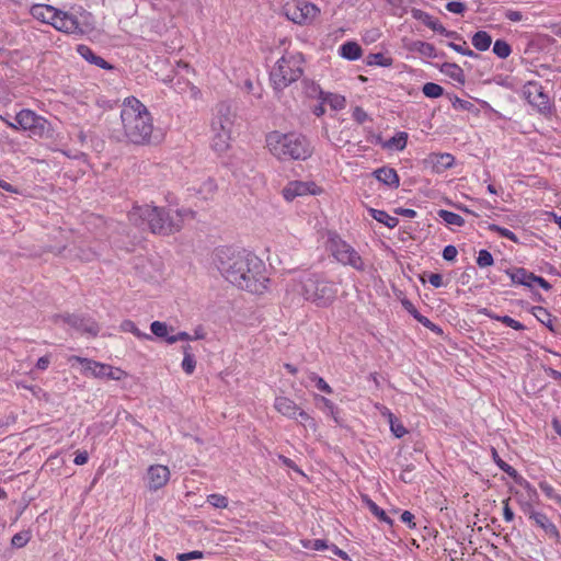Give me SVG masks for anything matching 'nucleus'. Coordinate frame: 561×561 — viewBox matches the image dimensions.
Returning <instances> with one entry per match:
<instances>
[{
	"instance_id": "1",
	"label": "nucleus",
	"mask_w": 561,
	"mask_h": 561,
	"mask_svg": "<svg viewBox=\"0 0 561 561\" xmlns=\"http://www.w3.org/2000/svg\"><path fill=\"white\" fill-rule=\"evenodd\" d=\"M211 262L232 285L251 294H264L270 284L265 263L255 254L230 247L215 249Z\"/></svg>"
},
{
	"instance_id": "2",
	"label": "nucleus",
	"mask_w": 561,
	"mask_h": 561,
	"mask_svg": "<svg viewBox=\"0 0 561 561\" xmlns=\"http://www.w3.org/2000/svg\"><path fill=\"white\" fill-rule=\"evenodd\" d=\"M195 213L190 209L165 211L151 204L136 205L128 213L129 221L141 226L147 224L152 233L168 236L180 231L187 219H193Z\"/></svg>"
},
{
	"instance_id": "3",
	"label": "nucleus",
	"mask_w": 561,
	"mask_h": 561,
	"mask_svg": "<svg viewBox=\"0 0 561 561\" xmlns=\"http://www.w3.org/2000/svg\"><path fill=\"white\" fill-rule=\"evenodd\" d=\"M122 130L125 140L137 146L150 144L153 117L148 107L135 96L124 99L121 110Z\"/></svg>"
},
{
	"instance_id": "4",
	"label": "nucleus",
	"mask_w": 561,
	"mask_h": 561,
	"mask_svg": "<svg viewBox=\"0 0 561 561\" xmlns=\"http://www.w3.org/2000/svg\"><path fill=\"white\" fill-rule=\"evenodd\" d=\"M265 148L279 161L307 160L313 153L310 141L295 131H270L265 136Z\"/></svg>"
},
{
	"instance_id": "5",
	"label": "nucleus",
	"mask_w": 561,
	"mask_h": 561,
	"mask_svg": "<svg viewBox=\"0 0 561 561\" xmlns=\"http://www.w3.org/2000/svg\"><path fill=\"white\" fill-rule=\"evenodd\" d=\"M302 54L286 51L273 66L270 81L274 90L282 91L296 82L304 73Z\"/></svg>"
},
{
	"instance_id": "6",
	"label": "nucleus",
	"mask_w": 561,
	"mask_h": 561,
	"mask_svg": "<svg viewBox=\"0 0 561 561\" xmlns=\"http://www.w3.org/2000/svg\"><path fill=\"white\" fill-rule=\"evenodd\" d=\"M30 12L34 19L51 25L59 32L66 34H82L78 18L69 12L43 3L32 5Z\"/></svg>"
},
{
	"instance_id": "7",
	"label": "nucleus",
	"mask_w": 561,
	"mask_h": 561,
	"mask_svg": "<svg viewBox=\"0 0 561 561\" xmlns=\"http://www.w3.org/2000/svg\"><path fill=\"white\" fill-rule=\"evenodd\" d=\"M291 293L298 294L305 300L314 302L317 306H327L333 301L336 296L334 284L319 279L317 276H307L299 282H293Z\"/></svg>"
},
{
	"instance_id": "8",
	"label": "nucleus",
	"mask_w": 561,
	"mask_h": 561,
	"mask_svg": "<svg viewBox=\"0 0 561 561\" xmlns=\"http://www.w3.org/2000/svg\"><path fill=\"white\" fill-rule=\"evenodd\" d=\"M234 117L229 110H219L210 124L209 144L217 156L226 154L231 148Z\"/></svg>"
},
{
	"instance_id": "9",
	"label": "nucleus",
	"mask_w": 561,
	"mask_h": 561,
	"mask_svg": "<svg viewBox=\"0 0 561 561\" xmlns=\"http://www.w3.org/2000/svg\"><path fill=\"white\" fill-rule=\"evenodd\" d=\"M18 130L27 133L30 138H51L54 128L49 121L34 111L23 108L15 115Z\"/></svg>"
},
{
	"instance_id": "10",
	"label": "nucleus",
	"mask_w": 561,
	"mask_h": 561,
	"mask_svg": "<svg viewBox=\"0 0 561 561\" xmlns=\"http://www.w3.org/2000/svg\"><path fill=\"white\" fill-rule=\"evenodd\" d=\"M282 13L299 26H310L320 16V8L309 0H285Z\"/></svg>"
},
{
	"instance_id": "11",
	"label": "nucleus",
	"mask_w": 561,
	"mask_h": 561,
	"mask_svg": "<svg viewBox=\"0 0 561 561\" xmlns=\"http://www.w3.org/2000/svg\"><path fill=\"white\" fill-rule=\"evenodd\" d=\"M68 362L70 364H81L82 374L91 375L94 378L121 381L127 377V373L121 367H114L110 364H104L87 357L72 355L68 358Z\"/></svg>"
},
{
	"instance_id": "12",
	"label": "nucleus",
	"mask_w": 561,
	"mask_h": 561,
	"mask_svg": "<svg viewBox=\"0 0 561 561\" xmlns=\"http://www.w3.org/2000/svg\"><path fill=\"white\" fill-rule=\"evenodd\" d=\"M273 407L280 415L290 420L299 417L301 425L316 430L317 424L313 417H311L309 413L302 410L291 398L286 396H277L274 400Z\"/></svg>"
},
{
	"instance_id": "13",
	"label": "nucleus",
	"mask_w": 561,
	"mask_h": 561,
	"mask_svg": "<svg viewBox=\"0 0 561 561\" xmlns=\"http://www.w3.org/2000/svg\"><path fill=\"white\" fill-rule=\"evenodd\" d=\"M323 192L324 188L312 180H294L283 187L282 196L286 202H293L298 197L319 196Z\"/></svg>"
},
{
	"instance_id": "14",
	"label": "nucleus",
	"mask_w": 561,
	"mask_h": 561,
	"mask_svg": "<svg viewBox=\"0 0 561 561\" xmlns=\"http://www.w3.org/2000/svg\"><path fill=\"white\" fill-rule=\"evenodd\" d=\"M171 478V471L164 465H150L146 473V485L149 491L156 492L164 488Z\"/></svg>"
},
{
	"instance_id": "15",
	"label": "nucleus",
	"mask_w": 561,
	"mask_h": 561,
	"mask_svg": "<svg viewBox=\"0 0 561 561\" xmlns=\"http://www.w3.org/2000/svg\"><path fill=\"white\" fill-rule=\"evenodd\" d=\"M523 94L527 102L536 107L539 112L550 110V101L548 95L543 92L542 87L537 82H528L523 88Z\"/></svg>"
},
{
	"instance_id": "16",
	"label": "nucleus",
	"mask_w": 561,
	"mask_h": 561,
	"mask_svg": "<svg viewBox=\"0 0 561 561\" xmlns=\"http://www.w3.org/2000/svg\"><path fill=\"white\" fill-rule=\"evenodd\" d=\"M327 247L328 250L339 262H341L344 265L351 263L350 245L345 241H343L337 234H329Z\"/></svg>"
},
{
	"instance_id": "17",
	"label": "nucleus",
	"mask_w": 561,
	"mask_h": 561,
	"mask_svg": "<svg viewBox=\"0 0 561 561\" xmlns=\"http://www.w3.org/2000/svg\"><path fill=\"white\" fill-rule=\"evenodd\" d=\"M59 319L81 333L90 336H96L99 334L100 327L95 321L85 320L76 314L60 316Z\"/></svg>"
},
{
	"instance_id": "18",
	"label": "nucleus",
	"mask_w": 561,
	"mask_h": 561,
	"mask_svg": "<svg viewBox=\"0 0 561 561\" xmlns=\"http://www.w3.org/2000/svg\"><path fill=\"white\" fill-rule=\"evenodd\" d=\"M424 163L427 168L432 170L434 173H443L446 170L450 169L455 163V158L450 153H431L424 160Z\"/></svg>"
},
{
	"instance_id": "19",
	"label": "nucleus",
	"mask_w": 561,
	"mask_h": 561,
	"mask_svg": "<svg viewBox=\"0 0 561 561\" xmlns=\"http://www.w3.org/2000/svg\"><path fill=\"white\" fill-rule=\"evenodd\" d=\"M529 518L533 519L538 527L543 529L547 535L554 539H559L560 534L558 528L545 513L531 511L529 512Z\"/></svg>"
},
{
	"instance_id": "20",
	"label": "nucleus",
	"mask_w": 561,
	"mask_h": 561,
	"mask_svg": "<svg viewBox=\"0 0 561 561\" xmlns=\"http://www.w3.org/2000/svg\"><path fill=\"white\" fill-rule=\"evenodd\" d=\"M377 144H379L383 149L402 151L408 144V134L405 131H398L388 140H382L381 137H378Z\"/></svg>"
},
{
	"instance_id": "21",
	"label": "nucleus",
	"mask_w": 561,
	"mask_h": 561,
	"mask_svg": "<svg viewBox=\"0 0 561 561\" xmlns=\"http://www.w3.org/2000/svg\"><path fill=\"white\" fill-rule=\"evenodd\" d=\"M375 178L391 188H397L400 185V179L393 168L382 167L374 172Z\"/></svg>"
},
{
	"instance_id": "22",
	"label": "nucleus",
	"mask_w": 561,
	"mask_h": 561,
	"mask_svg": "<svg viewBox=\"0 0 561 561\" xmlns=\"http://www.w3.org/2000/svg\"><path fill=\"white\" fill-rule=\"evenodd\" d=\"M507 274L514 284L522 285V286L529 287V288L534 287L535 274L531 272H528L525 268H523V267L514 268L512 271H507Z\"/></svg>"
},
{
	"instance_id": "23",
	"label": "nucleus",
	"mask_w": 561,
	"mask_h": 561,
	"mask_svg": "<svg viewBox=\"0 0 561 561\" xmlns=\"http://www.w3.org/2000/svg\"><path fill=\"white\" fill-rule=\"evenodd\" d=\"M362 501L366 508L370 511V513L378 518V520L392 526V519L386 514V512L380 508L374 501H371L367 495L362 494Z\"/></svg>"
},
{
	"instance_id": "24",
	"label": "nucleus",
	"mask_w": 561,
	"mask_h": 561,
	"mask_svg": "<svg viewBox=\"0 0 561 561\" xmlns=\"http://www.w3.org/2000/svg\"><path fill=\"white\" fill-rule=\"evenodd\" d=\"M411 14L415 20L421 21L434 32L438 33L443 25L437 19L421 9H412Z\"/></svg>"
},
{
	"instance_id": "25",
	"label": "nucleus",
	"mask_w": 561,
	"mask_h": 561,
	"mask_svg": "<svg viewBox=\"0 0 561 561\" xmlns=\"http://www.w3.org/2000/svg\"><path fill=\"white\" fill-rule=\"evenodd\" d=\"M440 71L460 84H463L466 81L465 72L457 64L444 62L440 67Z\"/></svg>"
},
{
	"instance_id": "26",
	"label": "nucleus",
	"mask_w": 561,
	"mask_h": 561,
	"mask_svg": "<svg viewBox=\"0 0 561 561\" xmlns=\"http://www.w3.org/2000/svg\"><path fill=\"white\" fill-rule=\"evenodd\" d=\"M306 92H307L308 95L319 96L321 102H320L319 105L314 106L313 113L317 116L323 115L325 113V105H328V104H327V102H324L323 93H322V91H320L319 87L313 84V83H307L306 84Z\"/></svg>"
},
{
	"instance_id": "27",
	"label": "nucleus",
	"mask_w": 561,
	"mask_h": 561,
	"mask_svg": "<svg viewBox=\"0 0 561 561\" xmlns=\"http://www.w3.org/2000/svg\"><path fill=\"white\" fill-rule=\"evenodd\" d=\"M492 44L491 35L485 31H478L472 36V45L476 49L480 51H485L490 48Z\"/></svg>"
},
{
	"instance_id": "28",
	"label": "nucleus",
	"mask_w": 561,
	"mask_h": 561,
	"mask_svg": "<svg viewBox=\"0 0 561 561\" xmlns=\"http://www.w3.org/2000/svg\"><path fill=\"white\" fill-rule=\"evenodd\" d=\"M183 351V360H182V369L186 375H192L196 368V359L192 353V347L190 345H184L182 347Z\"/></svg>"
},
{
	"instance_id": "29",
	"label": "nucleus",
	"mask_w": 561,
	"mask_h": 561,
	"mask_svg": "<svg viewBox=\"0 0 561 561\" xmlns=\"http://www.w3.org/2000/svg\"><path fill=\"white\" fill-rule=\"evenodd\" d=\"M369 213L375 220L383 224L388 228H394L399 222L398 218L390 216L385 210L370 208Z\"/></svg>"
},
{
	"instance_id": "30",
	"label": "nucleus",
	"mask_w": 561,
	"mask_h": 561,
	"mask_svg": "<svg viewBox=\"0 0 561 561\" xmlns=\"http://www.w3.org/2000/svg\"><path fill=\"white\" fill-rule=\"evenodd\" d=\"M437 216L447 225V226H456L462 227L465 225V219L453 211L446 209H439L437 211Z\"/></svg>"
},
{
	"instance_id": "31",
	"label": "nucleus",
	"mask_w": 561,
	"mask_h": 561,
	"mask_svg": "<svg viewBox=\"0 0 561 561\" xmlns=\"http://www.w3.org/2000/svg\"><path fill=\"white\" fill-rule=\"evenodd\" d=\"M217 192V184L215 182V180L208 178L206 179L202 184L201 186L198 187L197 190V194L201 196V198L203 199H209V198H213L214 195L216 194Z\"/></svg>"
},
{
	"instance_id": "32",
	"label": "nucleus",
	"mask_w": 561,
	"mask_h": 561,
	"mask_svg": "<svg viewBox=\"0 0 561 561\" xmlns=\"http://www.w3.org/2000/svg\"><path fill=\"white\" fill-rule=\"evenodd\" d=\"M393 60L390 57H386L381 53L369 54L366 57V64L369 66H381V67H390Z\"/></svg>"
},
{
	"instance_id": "33",
	"label": "nucleus",
	"mask_w": 561,
	"mask_h": 561,
	"mask_svg": "<svg viewBox=\"0 0 561 561\" xmlns=\"http://www.w3.org/2000/svg\"><path fill=\"white\" fill-rule=\"evenodd\" d=\"M413 49L425 57H428V58L436 57V49H435L434 45L431 43L421 42V41L414 42Z\"/></svg>"
},
{
	"instance_id": "34",
	"label": "nucleus",
	"mask_w": 561,
	"mask_h": 561,
	"mask_svg": "<svg viewBox=\"0 0 561 561\" xmlns=\"http://www.w3.org/2000/svg\"><path fill=\"white\" fill-rule=\"evenodd\" d=\"M121 330L123 332H130L131 334H134L136 337L138 339H150V335L147 334V333H142L136 325V323L131 320H124L122 323H121Z\"/></svg>"
},
{
	"instance_id": "35",
	"label": "nucleus",
	"mask_w": 561,
	"mask_h": 561,
	"mask_svg": "<svg viewBox=\"0 0 561 561\" xmlns=\"http://www.w3.org/2000/svg\"><path fill=\"white\" fill-rule=\"evenodd\" d=\"M492 457L494 462L497 465V467L503 470L505 473H507L511 478H514L517 476V471L507 462H505L497 454V451L493 448L492 449Z\"/></svg>"
},
{
	"instance_id": "36",
	"label": "nucleus",
	"mask_w": 561,
	"mask_h": 561,
	"mask_svg": "<svg viewBox=\"0 0 561 561\" xmlns=\"http://www.w3.org/2000/svg\"><path fill=\"white\" fill-rule=\"evenodd\" d=\"M422 92L427 98L436 99L443 95L444 89L437 83L427 82L423 85Z\"/></svg>"
},
{
	"instance_id": "37",
	"label": "nucleus",
	"mask_w": 561,
	"mask_h": 561,
	"mask_svg": "<svg viewBox=\"0 0 561 561\" xmlns=\"http://www.w3.org/2000/svg\"><path fill=\"white\" fill-rule=\"evenodd\" d=\"M493 53L499 57V58H507L511 53H512V49H511V46L508 45L507 42L503 41V39H497L495 41L494 45H493Z\"/></svg>"
},
{
	"instance_id": "38",
	"label": "nucleus",
	"mask_w": 561,
	"mask_h": 561,
	"mask_svg": "<svg viewBox=\"0 0 561 561\" xmlns=\"http://www.w3.org/2000/svg\"><path fill=\"white\" fill-rule=\"evenodd\" d=\"M324 96V102L334 111L341 110L345 107V98L337 94H327Z\"/></svg>"
},
{
	"instance_id": "39",
	"label": "nucleus",
	"mask_w": 561,
	"mask_h": 561,
	"mask_svg": "<svg viewBox=\"0 0 561 561\" xmlns=\"http://www.w3.org/2000/svg\"><path fill=\"white\" fill-rule=\"evenodd\" d=\"M539 488L548 499L561 504V494H559L550 483L540 481Z\"/></svg>"
},
{
	"instance_id": "40",
	"label": "nucleus",
	"mask_w": 561,
	"mask_h": 561,
	"mask_svg": "<svg viewBox=\"0 0 561 561\" xmlns=\"http://www.w3.org/2000/svg\"><path fill=\"white\" fill-rule=\"evenodd\" d=\"M207 502L215 508L221 510L227 508L229 504L228 497L219 493L209 494L207 496Z\"/></svg>"
},
{
	"instance_id": "41",
	"label": "nucleus",
	"mask_w": 561,
	"mask_h": 561,
	"mask_svg": "<svg viewBox=\"0 0 561 561\" xmlns=\"http://www.w3.org/2000/svg\"><path fill=\"white\" fill-rule=\"evenodd\" d=\"M489 229L495 233H497L500 237L502 238H506L515 243H518L519 240L517 238V236L511 231L510 229L507 228H504V227H501V226H497V225H490L489 226Z\"/></svg>"
},
{
	"instance_id": "42",
	"label": "nucleus",
	"mask_w": 561,
	"mask_h": 561,
	"mask_svg": "<svg viewBox=\"0 0 561 561\" xmlns=\"http://www.w3.org/2000/svg\"><path fill=\"white\" fill-rule=\"evenodd\" d=\"M309 379H310V381H312L314 383V386L317 387L318 390H320L327 394L332 393V388L329 386V383L322 377L318 376L314 373H311L309 375Z\"/></svg>"
},
{
	"instance_id": "43",
	"label": "nucleus",
	"mask_w": 561,
	"mask_h": 561,
	"mask_svg": "<svg viewBox=\"0 0 561 561\" xmlns=\"http://www.w3.org/2000/svg\"><path fill=\"white\" fill-rule=\"evenodd\" d=\"M493 263H494V260H493L491 252H489L485 249H482L479 251L478 257H477V264L479 267H481V268L488 267V266L493 265Z\"/></svg>"
},
{
	"instance_id": "44",
	"label": "nucleus",
	"mask_w": 561,
	"mask_h": 561,
	"mask_svg": "<svg viewBox=\"0 0 561 561\" xmlns=\"http://www.w3.org/2000/svg\"><path fill=\"white\" fill-rule=\"evenodd\" d=\"M390 430L397 438H401L407 433L405 427L393 415L389 414Z\"/></svg>"
},
{
	"instance_id": "45",
	"label": "nucleus",
	"mask_w": 561,
	"mask_h": 561,
	"mask_svg": "<svg viewBox=\"0 0 561 561\" xmlns=\"http://www.w3.org/2000/svg\"><path fill=\"white\" fill-rule=\"evenodd\" d=\"M77 53L88 62L93 64L98 55L87 45L80 44L77 46Z\"/></svg>"
},
{
	"instance_id": "46",
	"label": "nucleus",
	"mask_w": 561,
	"mask_h": 561,
	"mask_svg": "<svg viewBox=\"0 0 561 561\" xmlns=\"http://www.w3.org/2000/svg\"><path fill=\"white\" fill-rule=\"evenodd\" d=\"M414 319L417 322H420L421 324H423L426 329L431 330L432 332H434L436 334L443 333V330L437 324L432 322L428 318L424 317L423 314H421V313H419L417 316L414 314Z\"/></svg>"
},
{
	"instance_id": "47",
	"label": "nucleus",
	"mask_w": 561,
	"mask_h": 561,
	"mask_svg": "<svg viewBox=\"0 0 561 561\" xmlns=\"http://www.w3.org/2000/svg\"><path fill=\"white\" fill-rule=\"evenodd\" d=\"M151 332L158 337H167L168 327L164 322L153 321L150 325Z\"/></svg>"
},
{
	"instance_id": "48",
	"label": "nucleus",
	"mask_w": 561,
	"mask_h": 561,
	"mask_svg": "<svg viewBox=\"0 0 561 561\" xmlns=\"http://www.w3.org/2000/svg\"><path fill=\"white\" fill-rule=\"evenodd\" d=\"M301 545L304 548L311 550H324L328 547L325 541L322 539L301 540Z\"/></svg>"
},
{
	"instance_id": "49",
	"label": "nucleus",
	"mask_w": 561,
	"mask_h": 561,
	"mask_svg": "<svg viewBox=\"0 0 561 561\" xmlns=\"http://www.w3.org/2000/svg\"><path fill=\"white\" fill-rule=\"evenodd\" d=\"M496 321H500V322L504 323L505 325H507L514 330H517V331L525 330V325L522 322H519L508 316H503L502 318H496Z\"/></svg>"
},
{
	"instance_id": "50",
	"label": "nucleus",
	"mask_w": 561,
	"mask_h": 561,
	"mask_svg": "<svg viewBox=\"0 0 561 561\" xmlns=\"http://www.w3.org/2000/svg\"><path fill=\"white\" fill-rule=\"evenodd\" d=\"M28 541H30V536L27 533H18L11 539L12 546H14L16 548H22V547L26 546Z\"/></svg>"
},
{
	"instance_id": "51",
	"label": "nucleus",
	"mask_w": 561,
	"mask_h": 561,
	"mask_svg": "<svg viewBox=\"0 0 561 561\" xmlns=\"http://www.w3.org/2000/svg\"><path fill=\"white\" fill-rule=\"evenodd\" d=\"M346 28L344 27H337L333 31H331L328 36H327V42L330 44V45H333L335 44L337 41H340L346 33Z\"/></svg>"
},
{
	"instance_id": "52",
	"label": "nucleus",
	"mask_w": 561,
	"mask_h": 561,
	"mask_svg": "<svg viewBox=\"0 0 561 561\" xmlns=\"http://www.w3.org/2000/svg\"><path fill=\"white\" fill-rule=\"evenodd\" d=\"M513 479L517 484L523 486L530 495L537 494L536 489L525 478H523L519 473H517V476L514 477Z\"/></svg>"
},
{
	"instance_id": "53",
	"label": "nucleus",
	"mask_w": 561,
	"mask_h": 561,
	"mask_svg": "<svg viewBox=\"0 0 561 561\" xmlns=\"http://www.w3.org/2000/svg\"><path fill=\"white\" fill-rule=\"evenodd\" d=\"M204 557V553L199 550H194L185 553H179L176 556V559L179 561H188V560H195V559H202Z\"/></svg>"
},
{
	"instance_id": "54",
	"label": "nucleus",
	"mask_w": 561,
	"mask_h": 561,
	"mask_svg": "<svg viewBox=\"0 0 561 561\" xmlns=\"http://www.w3.org/2000/svg\"><path fill=\"white\" fill-rule=\"evenodd\" d=\"M535 310L537 311V312H535V316L537 317V319L541 323L549 325L548 322H551V319H550L551 314L547 311V309L543 307H537V308H535Z\"/></svg>"
},
{
	"instance_id": "55",
	"label": "nucleus",
	"mask_w": 561,
	"mask_h": 561,
	"mask_svg": "<svg viewBox=\"0 0 561 561\" xmlns=\"http://www.w3.org/2000/svg\"><path fill=\"white\" fill-rule=\"evenodd\" d=\"M446 10L451 13L461 14L465 12L466 5L459 1H450L446 4Z\"/></svg>"
},
{
	"instance_id": "56",
	"label": "nucleus",
	"mask_w": 561,
	"mask_h": 561,
	"mask_svg": "<svg viewBox=\"0 0 561 561\" xmlns=\"http://www.w3.org/2000/svg\"><path fill=\"white\" fill-rule=\"evenodd\" d=\"M504 16L512 22H520L524 20V14L520 11L513 9H505Z\"/></svg>"
},
{
	"instance_id": "57",
	"label": "nucleus",
	"mask_w": 561,
	"mask_h": 561,
	"mask_svg": "<svg viewBox=\"0 0 561 561\" xmlns=\"http://www.w3.org/2000/svg\"><path fill=\"white\" fill-rule=\"evenodd\" d=\"M458 254L457 248L455 245H446L443 250V257L446 261H454Z\"/></svg>"
},
{
	"instance_id": "58",
	"label": "nucleus",
	"mask_w": 561,
	"mask_h": 561,
	"mask_svg": "<svg viewBox=\"0 0 561 561\" xmlns=\"http://www.w3.org/2000/svg\"><path fill=\"white\" fill-rule=\"evenodd\" d=\"M353 117L359 123L364 124L369 121L368 114L360 107H355L353 110Z\"/></svg>"
},
{
	"instance_id": "59",
	"label": "nucleus",
	"mask_w": 561,
	"mask_h": 561,
	"mask_svg": "<svg viewBox=\"0 0 561 561\" xmlns=\"http://www.w3.org/2000/svg\"><path fill=\"white\" fill-rule=\"evenodd\" d=\"M427 280L435 288H439L444 285L443 276L438 273H430Z\"/></svg>"
},
{
	"instance_id": "60",
	"label": "nucleus",
	"mask_w": 561,
	"mask_h": 561,
	"mask_svg": "<svg viewBox=\"0 0 561 561\" xmlns=\"http://www.w3.org/2000/svg\"><path fill=\"white\" fill-rule=\"evenodd\" d=\"M400 519L402 523L407 524L410 529H413L416 527V525L414 523V515L409 511L402 512Z\"/></svg>"
},
{
	"instance_id": "61",
	"label": "nucleus",
	"mask_w": 561,
	"mask_h": 561,
	"mask_svg": "<svg viewBox=\"0 0 561 561\" xmlns=\"http://www.w3.org/2000/svg\"><path fill=\"white\" fill-rule=\"evenodd\" d=\"M508 501H510L508 499L503 501V517H504L505 522L510 523L514 519V512L510 507Z\"/></svg>"
},
{
	"instance_id": "62",
	"label": "nucleus",
	"mask_w": 561,
	"mask_h": 561,
	"mask_svg": "<svg viewBox=\"0 0 561 561\" xmlns=\"http://www.w3.org/2000/svg\"><path fill=\"white\" fill-rule=\"evenodd\" d=\"M89 460V455L85 450L83 451H77L76 453V457L73 459V462L77 465V466H83L88 462Z\"/></svg>"
},
{
	"instance_id": "63",
	"label": "nucleus",
	"mask_w": 561,
	"mask_h": 561,
	"mask_svg": "<svg viewBox=\"0 0 561 561\" xmlns=\"http://www.w3.org/2000/svg\"><path fill=\"white\" fill-rule=\"evenodd\" d=\"M438 33L456 41H462V37L456 31H449L444 25H442Z\"/></svg>"
},
{
	"instance_id": "64",
	"label": "nucleus",
	"mask_w": 561,
	"mask_h": 561,
	"mask_svg": "<svg viewBox=\"0 0 561 561\" xmlns=\"http://www.w3.org/2000/svg\"><path fill=\"white\" fill-rule=\"evenodd\" d=\"M50 364V358L48 355L42 356L37 359L36 368L39 370H46Z\"/></svg>"
}]
</instances>
